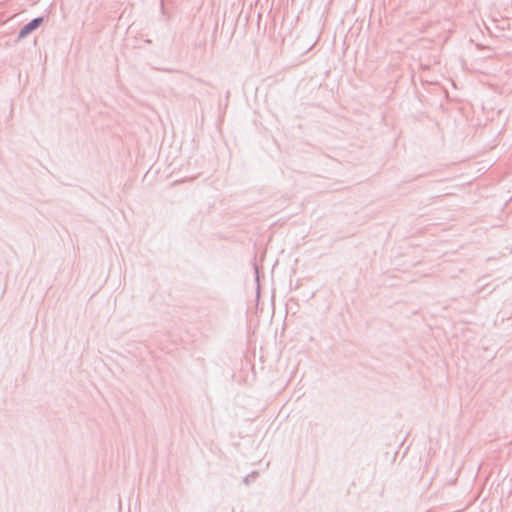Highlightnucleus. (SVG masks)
<instances>
[{"mask_svg": "<svg viewBox=\"0 0 512 512\" xmlns=\"http://www.w3.org/2000/svg\"><path fill=\"white\" fill-rule=\"evenodd\" d=\"M43 19L42 18H36L34 19L33 21H31L30 23H28L26 26H24L22 28V30L20 31V34L19 36L21 38L25 37L26 35H28L30 32H32L34 29H36L41 23H42Z\"/></svg>", "mask_w": 512, "mask_h": 512, "instance_id": "f257e3e1", "label": "nucleus"}]
</instances>
